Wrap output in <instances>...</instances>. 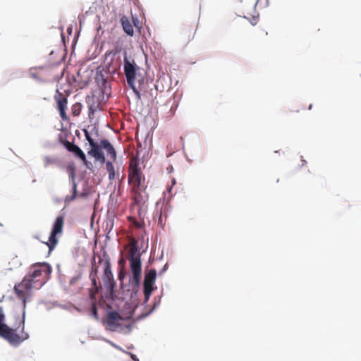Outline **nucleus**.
<instances>
[{
  "label": "nucleus",
  "instance_id": "nucleus-1",
  "mask_svg": "<svg viewBox=\"0 0 361 361\" xmlns=\"http://www.w3.org/2000/svg\"><path fill=\"white\" fill-rule=\"evenodd\" d=\"M51 272V267L47 263L33 264L30 272L23 280L14 286L13 290L17 298L22 300L23 308L26 307L27 298L33 288H39L48 280Z\"/></svg>",
  "mask_w": 361,
  "mask_h": 361
},
{
  "label": "nucleus",
  "instance_id": "nucleus-2",
  "mask_svg": "<svg viewBox=\"0 0 361 361\" xmlns=\"http://www.w3.org/2000/svg\"><path fill=\"white\" fill-rule=\"evenodd\" d=\"M5 314L0 307V336L7 341L11 345L18 346L28 339L29 334L25 331V319H18L15 327H10L4 323Z\"/></svg>",
  "mask_w": 361,
  "mask_h": 361
},
{
  "label": "nucleus",
  "instance_id": "nucleus-3",
  "mask_svg": "<svg viewBox=\"0 0 361 361\" xmlns=\"http://www.w3.org/2000/svg\"><path fill=\"white\" fill-rule=\"evenodd\" d=\"M128 180L133 201L136 204L144 203L145 197L142 193L146 188L145 178L136 160L130 161Z\"/></svg>",
  "mask_w": 361,
  "mask_h": 361
},
{
  "label": "nucleus",
  "instance_id": "nucleus-4",
  "mask_svg": "<svg viewBox=\"0 0 361 361\" xmlns=\"http://www.w3.org/2000/svg\"><path fill=\"white\" fill-rule=\"evenodd\" d=\"M124 73L128 85L133 92L138 94L139 91L143 90L146 87V73L144 69L140 68L134 60L130 61L124 57Z\"/></svg>",
  "mask_w": 361,
  "mask_h": 361
},
{
  "label": "nucleus",
  "instance_id": "nucleus-5",
  "mask_svg": "<svg viewBox=\"0 0 361 361\" xmlns=\"http://www.w3.org/2000/svg\"><path fill=\"white\" fill-rule=\"evenodd\" d=\"M128 250L127 259L130 262L132 276L130 282L137 286L141 278L142 264L140 259V253L137 247V241L133 238L128 244Z\"/></svg>",
  "mask_w": 361,
  "mask_h": 361
},
{
  "label": "nucleus",
  "instance_id": "nucleus-6",
  "mask_svg": "<svg viewBox=\"0 0 361 361\" xmlns=\"http://www.w3.org/2000/svg\"><path fill=\"white\" fill-rule=\"evenodd\" d=\"M64 226V216L61 215L56 217L47 242L44 243L48 246L49 251L53 250L56 246L59 240L57 235H61Z\"/></svg>",
  "mask_w": 361,
  "mask_h": 361
},
{
  "label": "nucleus",
  "instance_id": "nucleus-7",
  "mask_svg": "<svg viewBox=\"0 0 361 361\" xmlns=\"http://www.w3.org/2000/svg\"><path fill=\"white\" fill-rule=\"evenodd\" d=\"M105 257L104 259L99 258V263L104 264V274H103V282L104 286L110 291L112 292L115 286L116 282L114 280V276L111 271V262L109 256L106 254L104 255Z\"/></svg>",
  "mask_w": 361,
  "mask_h": 361
},
{
  "label": "nucleus",
  "instance_id": "nucleus-8",
  "mask_svg": "<svg viewBox=\"0 0 361 361\" xmlns=\"http://www.w3.org/2000/svg\"><path fill=\"white\" fill-rule=\"evenodd\" d=\"M157 279V271L155 269H150L146 272L144 279V295L145 302L148 301L150 295L154 290V284Z\"/></svg>",
  "mask_w": 361,
  "mask_h": 361
},
{
  "label": "nucleus",
  "instance_id": "nucleus-9",
  "mask_svg": "<svg viewBox=\"0 0 361 361\" xmlns=\"http://www.w3.org/2000/svg\"><path fill=\"white\" fill-rule=\"evenodd\" d=\"M121 321L122 317L118 312H110L107 314V317L105 322L108 326V329L110 331H115L121 326Z\"/></svg>",
  "mask_w": 361,
  "mask_h": 361
},
{
  "label": "nucleus",
  "instance_id": "nucleus-10",
  "mask_svg": "<svg viewBox=\"0 0 361 361\" xmlns=\"http://www.w3.org/2000/svg\"><path fill=\"white\" fill-rule=\"evenodd\" d=\"M56 102V109L59 111L60 116L63 121H68L69 118L66 112L67 109L68 99L62 94L54 97Z\"/></svg>",
  "mask_w": 361,
  "mask_h": 361
},
{
  "label": "nucleus",
  "instance_id": "nucleus-11",
  "mask_svg": "<svg viewBox=\"0 0 361 361\" xmlns=\"http://www.w3.org/2000/svg\"><path fill=\"white\" fill-rule=\"evenodd\" d=\"M91 149L88 151V154L93 157L96 160L99 161L101 163H104L105 157L101 150L100 144L98 145L94 141H91L90 144Z\"/></svg>",
  "mask_w": 361,
  "mask_h": 361
},
{
  "label": "nucleus",
  "instance_id": "nucleus-12",
  "mask_svg": "<svg viewBox=\"0 0 361 361\" xmlns=\"http://www.w3.org/2000/svg\"><path fill=\"white\" fill-rule=\"evenodd\" d=\"M86 102L88 105L90 114H94L97 111L102 109L99 98L95 94L87 96Z\"/></svg>",
  "mask_w": 361,
  "mask_h": 361
},
{
  "label": "nucleus",
  "instance_id": "nucleus-13",
  "mask_svg": "<svg viewBox=\"0 0 361 361\" xmlns=\"http://www.w3.org/2000/svg\"><path fill=\"white\" fill-rule=\"evenodd\" d=\"M100 147L105 149L111 158L114 161L116 159V152L109 140L104 139L100 141Z\"/></svg>",
  "mask_w": 361,
  "mask_h": 361
},
{
  "label": "nucleus",
  "instance_id": "nucleus-14",
  "mask_svg": "<svg viewBox=\"0 0 361 361\" xmlns=\"http://www.w3.org/2000/svg\"><path fill=\"white\" fill-rule=\"evenodd\" d=\"M121 22L125 32L130 36H133L134 34V30L133 25L128 18L126 16H123L121 18Z\"/></svg>",
  "mask_w": 361,
  "mask_h": 361
},
{
  "label": "nucleus",
  "instance_id": "nucleus-15",
  "mask_svg": "<svg viewBox=\"0 0 361 361\" xmlns=\"http://www.w3.org/2000/svg\"><path fill=\"white\" fill-rule=\"evenodd\" d=\"M71 152L74 153V154L78 158H80L85 165L87 164L86 156L85 153L82 152V150L78 146L75 145Z\"/></svg>",
  "mask_w": 361,
  "mask_h": 361
},
{
  "label": "nucleus",
  "instance_id": "nucleus-16",
  "mask_svg": "<svg viewBox=\"0 0 361 361\" xmlns=\"http://www.w3.org/2000/svg\"><path fill=\"white\" fill-rule=\"evenodd\" d=\"M196 29L195 27H192L190 29L185 28L182 32L183 37L185 38V40L190 41L192 39L195 35Z\"/></svg>",
  "mask_w": 361,
  "mask_h": 361
},
{
  "label": "nucleus",
  "instance_id": "nucleus-17",
  "mask_svg": "<svg viewBox=\"0 0 361 361\" xmlns=\"http://www.w3.org/2000/svg\"><path fill=\"white\" fill-rule=\"evenodd\" d=\"M106 171L109 173V180H113L115 178V171H114V166L113 164L111 161H107L106 163Z\"/></svg>",
  "mask_w": 361,
  "mask_h": 361
},
{
  "label": "nucleus",
  "instance_id": "nucleus-18",
  "mask_svg": "<svg viewBox=\"0 0 361 361\" xmlns=\"http://www.w3.org/2000/svg\"><path fill=\"white\" fill-rule=\"evenodd\" d=\"M82 110V104L79 102H76L71 106V113L74 116L80 115Z\"/></svg>",
  "mask_w": 361,
  "mask_h": 361
},
{
  "label": "nucleus",
  "instance_id": "nucleus-19",
  "mask_svg": "<svg viewBox=\"0 0 361 361\" xmlns=\"http://www.w3.org/2000/svg\"><path fill=\"white\" fill-rule=\"evenodd\" d=\"M57 164H58V160H57V159H56L54 157H47L44 159V166L46 167L49 166L50 165H55Z\"/></svg>",
  "mask_w": 361,
  "mask_h": 361
},
{
  "label": "nucleus",
  "instance_id": "nucleus-20",
  "mask_svg": "<svg viewBox=\"0 0 361 361\" xmlns=\"http://www.w3.org/2000/svg\"><path fill=\"white\" fill-rule=\"evenodd\" d=\"M60 141L68 152H71L75 146L73 143L66 140L61 139Z\"/></svg>",
  "mask_w": 361,
  "mask_h": 361
},
{
  "label": "nucleus",
  "instance_id": "nucleus-21",
  "mask_svg": "<svg viewBox=\"0 0 361 361\" xmlns=\"http://www.w3.org/2000/svg\"><path fill=\"white\" fill-rule=\"evenodd\" d=\"M177 106H178V105L176 104H173L170 106L169 111L168 113V115L166 117L168 118H171L175 114V112L176 111Z\"/></svg>",
  "mask_w": 361,
  "mask_h": 361
},
{
  "label": "nucleus",
  "instance_id": "nucleus-22",
  "mask_svg": "<svg viewBox=\"0 0 361 361\" xmlns=\"http://www.w3.org/2000/svg\"><path fill=\"white\" fill-rule=\"evenodd\" d=\"M143 203H141L140 204H136L134 202L131 206L132 208H135V207H137V213H138V216L140 218H142V216L144 213V212L142 211V204Z\"/></svg>",
  "mask_w": 361,
  "mask_h": 361
},
{
  "label": "nucleus",
  "instance_id": "nucleus-23",
  "mask_svg": "<svg viewBox=\"0 0 361 361\" xmlns=\"http://www.w3.org/2000/svg\"><path fill=\"white\" fill-rule=\"evenodd\" d=\"M76 194H77V185H76V183L75 182H73V195L70 197L69 200L70 201L73 200L76 197Z\"/></svg>",
  "mask_w": 361,
  "mask_h": 361
},
{
  "label": "nucleus",
  "instance_id": "nucleus-24",
  "mask_svg": "<svg viewBox=\"0 0 361 361\" xmlns=\"http://www.w3.org/2000/svg\"><path fill=\"white\" fill-rule=\"evenodd\" d=\"M92 314L94 316V318H98V314H97V308L95 303L92 304Z\"/></svg>",
  "mask_w": 361,
  "mask_h": 361
},
{
  "label": "nucleus",
  "instance_id": "nucleus-25",
  "mask_svg": "<svg viewBox=\"0 0 361 361\" xmlns=\"http://www.w3.org/2000/svg\"><path fill=\"white\" fill-rule=\"evenodd\" d=\"M128 220L130 222H132L133 224H135L137 227H138V228L141 227V224L138 221H137L134 217L129 216Z\"/></svg>",
  "mask_w": 361,
  "mask_h": 361
},
{
  "label": "nucleus",
  "instance_id": "nucleus-26",
  "mask_svg": "<svg viewBox=\"0 0 361 361\" xmlns=\"http://www.w3.org/2000/svg\"><path fill=\"white\" fill-rule=\"evenodd\" d=\"M90 277L92 279V285L95 288L96 290H98V287L97 286V281H96L95 276H93L92 274H90Z\"/></svg>",
  "mask_w": 361,
  "mask_h": 361
},
{
  "label": "nucleus",
  "instance_id": "nucleus-27",
  "mask_svg": "<svg viewBox=\"0 0 361 361\" xmlns=\"http://www.w3.org/2000/svg\"><path fill=\"white\" fill-rule=\"evenodd\" d=\"M84 134H85V138L88 141L89 144H90L91 141H94L93 139L90 135V134H89L87 130H84Z\"/></svg>",
  "mask_w": 361,
  "mask_h": 361
},
{
  "label": "nucleus",
  "instance_id": "nucleus-28",
  "mask_svg": "<svg viewBox=\"0 0 361 361\" xmlns=\"http://www.w3.org/2000/svg\"><path fill=\"white\" fill-rule=\"evenodd\" d=\"M118 276V279H119V280H121H121H123V278H124V276H125V273L123 272V269H121V270L119 271Z\"/></svg>",
  "mask_w": 361,
  "mask_h": 361
},
{
  "label": "nucleus",
  "instance_id": "nucleus-29",
  "mask_svg": "<svg viewBox=\"0 0 361 361\" xmlns=\"http://www.w3.org/2000/svg\"><path fill=\"white\" fill-rule=\"evenodd\" d=\"M175 183H176V180H175V179L173 178V179L172 180V185H171V187L168 188V192H171L172 186H173Z\"/></svg>",
  "mask_w": 361,
  "mask_h": 361
},
{
  "label": "nucleus",
  "instance_id": "nucleus-30",
  "mask_svg": "<svg viewBox=\"0 0 361 361\" xmlns=\"http://www.w3.org/2000/svg\"><path fill=\"white\" fill-rule=\"evenodd\" d=\"M312 104H310V105L309 106V107H308V109H309V110H311V109H312Z\"/></svg>",
  "mask_w": 361,
  "mask_h": 361
},
{
  "label": "nucleus",
  "instance_id": "nucleus-31",
  "mask_svg": "<svg viewBox=\"0 0 361 361\" xmlns=\"http://www.w3.org/2000/svg\"><path fill=\"white\" fill-rule=\"evenodd\" d=\"M166 266H167V265H166V264H165V266H164V269H163L162 271H164L166 269Z\"/></svg>",
  "mask_w": 361,
  "mask_h": 361
},
{
  "label": "nucleus",
  "instance_id": "nucleus-32",
  "mask_svg": "<svg viewBox=\"0 0 361 361\" xmlns=\"http://www.w3.org/2000/svg\"><path fill=\"white\" fill-rule=\"evenodd\" d=\"M166 266H167V265H166V264H165V266H164V269H163L162 271H164L166 269Z\"/></svg>",
  "mask_w": 361,
  "mask_h": 361
},
{
  "label": "nucleus",
  "instance_id": "nucleus-33",
  "mask_svg": "<svg viewBox=\"0 0 361 361\" xmlns=\"http://www.w3.org/2000/svg\"><path fill=\"white\" fill-rule=\"evenodd\" d=\"M75 279H76L75 278L72 279L71 283H73V281H75Z\"/></svg>",
  "mask_w": 361,
  "mask_h": 361
},
{
  "label": "nucleus",
  "instance_id": "nucleus-34",
  "mask_svg": "<svg viewBox=\"0 0 361 361\" xmlns=\"http://www.w3.org/2000/svg\"><path fill=\"white\" fill-rule=\"evenodd\" d=\"M123 262V259L119 260V263H120V264H121V263H122Z\"/></svg>",
  "mask_w": 361,
  "mask_h": 361
},
{
  "label": "nucleus",
  "instance_id": "nucleus-35",
  "mask_svg": "<svg viewBox=\"0 0 361 361\" xmlns=\"http://www.w3.org/2000/svg\"><path fill=\"white\" fill-rule=\"evenodd\" d=\"M0 226H1V224H0Z\"/></svg>",
  "mask_w": 361,
  "mask_h": 361
}]
</instances>
